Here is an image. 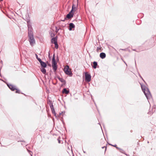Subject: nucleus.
<instances>
[{
	"instance_id": "nucleus-1",
	"label": "nucleus",
	"mask_w": 156,
	"mask_h": 156,
	"mask_svg": "<svg viewBox=\"0 0 156 156\" xmlns=\"http://www.w3.org/2000/svg\"><path fill=\"white\" fill-rule=\"evenodd\" d=\"M27 25L28 28L29 41L30 45L33 46L35 44V41L34 37L33 30L31 25L30 21L28 19L27 22Z\"/></svg>"
},
{
	"instance_id": "nucleus-2",
	"label": "nucleus",
	"mask_w": 156,
	"mask_h": 156,
	"mask_svg": "<svg viewBox=\"0 0 156 156\" xmlns=\"http://www.w3.org/2000/svg\"><path fill=\"white\" fill-rule=\"evenodd\" d=\"M142 89L147 99H150L151 97V95L149 89L144 86L141 85Z\"/></svg>"
},
{
	"instance_id": "nucleus-3",
	"label": "nucleus",
	"mask_w": 156,
	"mask_h": 156,
	"mask_svg": "<svg viewBox=\"0 0 156 156\" xmlns=\"http://www.w3.org/2000/svg\"><path fill=\"white\" fill-rule=\"evenodd\" d=\"M52 67L54 72H55L57 69V65L56 61L55 60V57L54 55L52 59Z\"/></svg>"
},
{
	"instance_id": "nucleus-4",
	"label": "nucleus",
	"mask_w": 156,
	"mask_h": 156,
	"mask_svg": "<svg viewBox=\"0 0 156 156\" xmlns=\"http://www.w3.org/2000/svg\"><path fill=\"white\" fill-rule=\"evenodd\" d=\"M85 80L87 82H89L90 81L91 76L90 74L85 73Z\"/></svg>"
},
{
	"instance_id": "nucleus-5",
	"label": "nucleus",
	"mask_w": 156,
	"mask_h": 156,
	"mask_svg": "<svg viewBox=\"0 0 156 156\" xmlns=\"http://www.w3.org/2000/svg\"><path fill=\"white\" fill-rule=\"evenodd\" d=\"M57 36L52 38L51 39V42L52 43L55 44L57 42Z\"/></svg>"
},
{
	"instance_id": "nucleus-6",
	"label": "nucleus",
	"mask_w": 156,
	"mask_h": 156,
	"mask_svg": "<svg viewBox=\"0 0 156 156\" xmlns=\"http://www.w3.org/2000/svg\"><path fill=\"white\" fill-rule=\"evenodd\" d=\"M58 79L63 84H66V82L65 80H64L62 78H61L59 76L57 77Z\"/></svg>"
},
{
	"instance_id": "nucleus-7",
	"label": "nucleus",
	"mask_w": 156,
	"mask_h": 156,
	"mask_svg": "<svg viewBox=\"0 0 156 156\" xmlns=\"http://www.w3.org/2000/svg\"><path fill=\"white\" fill-rule=\"evenodd\" d=\"M75 27V25L73 23H70L69 24V30H72V28H74Z\"/></svg>"
},
{
	"instance_id": "nucleus-8",
	"label": "nucleus",
	"mask_w": 156,
	"mask_h": 156,
	"mask_svg": "<svg viewBox=\"0 0 156 156\" xmlns=\"http://www.w3.org/2000/svg\"><path fill=\"white\" fill-rule=\"evenodd\" d=\"M9 87L12 91H14L16 89L14 86L12 85L9 84L7 85Z\"/></svg>"
},
{
	"instance_id": "nucleus-9",
	"label": "nucleus",
	"mask_w": 156,
	"mask_h": 156,
	"mask_svg": "<svg viewBox=\"0 0 156 156\" xmlns=\"http://www.w3.org/2000/svg\"><path fill=\"white\" fill-rule=\"evenodd\" d=\"M73 13H72V14H70V13H69L67 15L66 18L69 19H70L73 17Z\"/></svg>"
},
{
	"instance_id": "nucleus-10",
	"label": "nucleus",
	"mask_w": 156,
	"mask_h": 156,
	"mask_svg": "<svg viewBox=\"0 0 156 156\" xmlns=\"http://www.w3.org/2000/svg\"><path fill=\"white\" fill-rule=\"evenodd\" d=\"M100 57L101 58L104 59L106 57V54L105 53L101 52L100 54Z\"/></svg>"
},
{
	"instance_id": "nucleus-11",
	"label": "nucleus",
	"mask_w": 156,
	"mask_h": 156,
	"mask_svg": "<svg viewBox=\"0 0 156 156\" xmlns=\"http://www.w3.org/2000/svg\"><path fill=\"white\" fill-rule=\"evenodd\" d=\"M41 67L45 68L47 66L46 64L44 62L42 61L40 63Z\"/></svg>"
},
{
	"instance_id": "nucleus-12",
	"label": "nucleus",
	"mask_w": 156,
	"mask_h": 156,
	"mask_svg": "<svg viewBox=\"0 0 156 156\" xmlns=\"http://www.w3.org/2000/svg\"><path fill=\"white\" fill-rule=\"evenodd\" d=\"M65 73L66 74L68 75H72V72L69 69L68 70H67L66 71V72H65ZM71 76H72V75H71Z\"/></svg>"
},
{
	"instance_id": "nucleus-13",
	"label": "nucleus",
	"mask_w": 156,
	"mask_h": 156,
	"mask_svg": "<svg viewBox=\"0 0 156 156\" xmlns=\"http://www.w3.org/2000/svg\"><path fill=\"white\" fill-rule=\"evenodd\" d=\"M45 68L41 67L40 68L41 71L44 74H45L46 73V70L45 69Z\"/></svg>"
},
{
	"instance_id": "nucleus-14",
	"label": "nucleus",
	"mask_w": 156,
	"mask_h": 156,
	"mask_svg": "<svg viewBox=\"0 0 156 156\" xmlns=\"http://www.w3.org/2000/svg\"><path fill=\"white\" fill-rule=\"evenodd\" d=\"M69 92V91L67 90L66 89L64 88L62 90V93L67 94Z\"/></svg>"
},
{
	"instance_id": "nucleus-15",
	"label": "nucleus",
	"mask_w": 156,
	"mask_h": 156,
	"mask_svg": "<svg viewBox=\"0 0 156 156\" xmlns=\"http://www.w3.org/2000/svg\"><path fill=\"white\" fill-rule=\"evenodd\" d=\"M93 67L94 69H96L97 67V66L98 65V63L97 62L94 61L93 63Z\"/></svg>"
},
{
	"instance_id": "nucleus-16",
	"label": "nucleus",
	"mask_w": 156,
	"mask_h": 156,
	"mask_svg": "<svg viewBox=\"0 0 156 156\" xmlns=\"http://www.w3.org/2000/svg\"><path fill=\"white\" fill-rule=\"evenodd\" d=\"M69 69V66L68 65L66 66L64 68V71L66 72Z\"/></svg>"
},
{
	"instance_id": "nucleus-17",
	"label": "nucleus",
	"mask_w": 156,
	"mask_h": 156,
	"mask_svg": "<svg viewBox=\"0 0 156 156\" xmlns=\"http://www.w3.org/2000/svg\"><path fill=\"white\" fill-rule=\"evenodd\" d=\"M49 33L50 35V36L51 37H52L55 36V34L53 33H52L51 31L49 32Z\"/></svg>"
},
{
	"instance_id": "nucleus-18",
	"label": "nucleus",
	"mask_w": 156,
	"mask_h": 156,
	"mask_svg": "<svg viewBox=\"0 0 156 156\" xmlns=\"http://www.w3.org/2000/svg\"><path fill=\"white\" fill-rule=\"evenodd\" d=\"M49 105H50V107L51 108V109H54V107H53V105L52 103H51V102L49 104Z\"/></svg>"
},
{
	"instance_id": "nucleus-19",
	"label": "nucleus",
	"mask_w": 156,
	"mask_h": 156,
	"mask_svg": "<svg viewBox=\"0 0 156 156\" xmlns=\"http://www.w3.org/2000/svg\"><path fill=\"white\" fill-rule=\"evenodd\" d=\"M76 9V7L75 6V5L73 4L72 6V9H73V10H75V9Z\"/></svg>"
},
{
	"instance_id": "nucleus-20",
	"label": "nucleus",
	"mask_w": 156,
	"mask_h": 156,
	"mask_svg": "<svg viewBox=\"0 0 156 156\" xmlns=\"http://www.w3.org/2000/svg\"><path fill=\"white\" fill-rule=\"evenodd\" d=\"M54 44H55V48L56 49H58V44L57 42L56 43Z\"/></svg>"
},
{
	"instance_id": "nucleus-21",
	"label": "nucleus",
	"mask_w": 156,
	"mask_h": 156,
	"mask_svg": "<svg viewBox=\"0 0 156 156\" xmlns=\"http://www.w3.org/2000/svg\"><path fill=\"white\" fill-rule=\"evenodd\" d=\"M51 110L52 113L54 114L55 115V112L54 109H51Z\"/></svg>"
},
{
	"instance_id": "nucleus-22",
	"label": "nucleus",
	"mask_w": 156,
	"mask_h": 156,
	"mask_svg": "<svg viewBox=\"0 0 156 156\" xmlns=\"http://www.w3.org/2000/svg\"><path fill=\"white\" fill-rule=\"evenodd\" d=\"M60 137H59L57 139V140L58 141V143L59 144L61 143V141L60 140Z\"/></svg>"
},
{
	"instance_id": "nucleus-23",
	"label": "nucleus",
	"mask_w": 156,
	"mask_h": 156,
	"mask_svg": "<svg viewBox=\"0 0 156 156\" xmlns=\"http://www.w3.org/2000/svg\"><path fill=\"white\" fill-rule=\"evenodd\" d=\"M37 60L39 61V62H40V63H41L42 61L39 58H37Z\"/></svg>"
},
{
	"instance_id": "nucleus-24",
	"label": "nucleus",
	"mask_w": 156,
	"mask_h": 156,
	"mask_svg": "<svg viewBox=\"0 0 156 156\" xmlns=\"http://www.w3.org/2000/svg\"><path fill=\"white\" fill-rule=\"evenodd\" d=\"M16 93H20V92H19L20 90H19L16 89Z\"/></svg>"
},
{
	"instance_id": "nucleus-25",
	"label": "nucleus",
	"mask_w": 156,
	"mask_h": 156,
	"mask_svg": "<svg viewBox=\"0 0 156 156\" xmlns=\"http://www.w3.org/2000/svg\"><path fill=\"white\" fill-rule=\"evenodd\" d=\"M73 9H71V11L69 12V13H70V14H72V13H73Z\"/></svg>"
},
{
	"instance_id": "nucleus-26",
	"label": "nucleus",
	"mask_w": 156,
	"mask_h": 156,
	"mask_svg": "<svg viewBox=\"0 0 156 156\" xmlns=\"http://www.w3.org/2000/svg\"><path fill=\"white\" fill-rule=\"evenodd\" d=\"M119 151L120 152L124 154V151L123 150H119Z\"/></svg>"
},
{
	"instance_id": "nucleus-27",
	"label": "nucleus",
	"mask_w": 156,
	"mask_h": 156,
	"mask_svg": "<svg viewBox=\"0 0 156 156\" xmlns=\"http://www.w3.org/2000/svg\"><path fill=\"white\" fill-rule=\"evenodd\" d=\"M116 148L118 149V150H122V149H121V148L117 147V146L116 147Z\"/></svg>"
},
{
	"instance_id": "nucleus-28",
	"label": "nucleus",
	"mask_w": 156,
	"mask_h": 156,
	"mask_svg": "<svg viewBox=\"0 0 156 156\" xmlns=\"http://www.w3.org/2000/svg\"><path fill=\"white\" fill-rule=\"evenodd\" d=\"M109 145H111V146H113V147H116V144H115V145H112L111 144H109Z\"/></svg>"
},
{
	"instance_id": "nucleus-29",
	"label": "nucleus",
	"mask_w": 156,
	"mask_h": 156,
	"mask_svg": "<svg viewBox=\"0 0 156 156\" xmlns=\"http://www.w3.org/2000/svg\"><path fill=\"white\" fill-rule=\"evenodd\" d=\"M105 148V151H106V147H102V149H104V148Z\"/></svg>"
},
{
	"instance_id": "nucleus-30",
	"label": "nucleus",
	"mask_w": 156,
	"mask_h": 156,
	"mask_svg": "<svg viewBox=\"0 0 156 156\" xmlns=\"http://www.w3.org/2000/svg\"><path fill=\"white\" fill-rule=\"evenodd\" d=\"M66 19V18H65L64 20H62L61 21H65V20Z\"/></svg>"
},
{
	"instance_id": "nucleus-31",
	"label": "nucleus",
	"mask_w": 156,
	"mask_h": 156,
	"mask_svg": "<svg viewBox=\"0 0 156 156\" xmlns=\"http://www.w3.org/2000/svg\"><path fill=\"white\" fill-rule=\"evenodd\" d=\"M55 29H56V32H57L58 31V30H57V27H55Z\"/></svg>"
},
{
	"instance_id": "nucleus-32",
	"label": "nucleus",
	"mask_w": 156,
	"mask_h": 156,
	"mask_svg": "<svg viewBox=\"0 0 156 156\" xmlns=\"http://www.w3.org/2000/svg\"><path fill=\"white\" fill-rule=\"evenodd\" d=\"M139 76L142 79V80H143L144 82V80L143 79L142 77L141 76V75L140 74H139Z\"/></svg>"
},
{
	"instance_id": "nucleus-33",
	"label": "nucleus",
	"mask_w": 156,
	"mask_h": 156,
	"mask_svg": "<svg viewBox=\"0 0 156 156\" xmlns=\"http://www.w3.org/2000/svg\"><path fill=\"white\" fill-rule=\"evenodd\" d=\"M35 55H36V58H37H37H38V55L37 54H35Z\"/></svg>"
},
{
	"instance_id": "nucleus-34",
	"label": "nucleus",
	"mask_w": 156,
	"mask_h": 156,
	"mask_svg": "<svg viewBox=\"0 0 156 156\" xmlns=\"http://www.w3.org/2000/svg\"><path fill=\"white\" fill-rule=\"evenodd\" d=\"M31 153H32V152H30V155H31V156H32V154H31Z\"/></svg>"
},
{
	"instance_id": "nucleus-35",
	"label": "nucleus",
	"mask_w": 156,
	"mask_h": 156,
	"mask_svg": "<svg viewBox=\"0 0 156 156\" xmlns=\"http://www.w3.org/2000/svg\"><path fill=\"white\" fill-rule=\"evenodd\" d=\"M122 50H124H124H125V49H122Z\"/></svg>"
},
{
	"instance_id": "nucleus-36",
	"label": "nucleus",
	"mask_w": 156,
	"mask_h": 156,
	"mask_svg": "<svg viewBox=\"0 0 156 156\" xmlns=\"http://www.w3.org/2000/svg\"><path fill=\"white\" fill-rule=\"evenodd\" d=\"M62 114V113H60V115H61V114Z\"/></svg>"
},
{
	"instance_id": "nucleus-37",
	"label": "nucleus",
	"mask_w": 156,
	"mask_h": 156,
	"mask_svg": "<svg viewBox=\"0 0 156 156\" xmlns=\"http://www.w3.org/2000/svg\"><path fill=\"white\" fill-rule=\"evenodd\" d=\"M83 152H84V153H86V152H85V151H83Z\"/></svg>"
},
{
	"instance_id": "nucleus-38",
	"label": "nucleus",
	"mask_w": 156,
	"mask_h": 156,
	"mask_svg": "<svg viewBox=\"0 0 156 156\" xmlns=\"http://www.w3.org/2000/svg\"><path fill=\"white\" fill-rule=\"evenodd\" d=\"M3 0H0V1H2Z\"/></svg>"
},
{
	"instance_id": "nucleus-39",
	"label": "nucleus",
	"mask_w": 156,
	"mask_h": 156,
	"mask_svg": "<svg viewBox=\"0 0 156 156\" xmlns=\"http://www.w3.org/2000/svg\"><path fill=\"white\" fill-rule=\"evenodd\" d=\"M99 49V48H98L97 49Z\"/></svg>"
},
{
	"instance_id": "nucleus-40",
	"label": "nucleus",
	"mask_w": 156,
	"mask_h": 156,
	"mask_svg": "<svg viewBox=\"0 0 156 156\" xmlns=\"http://www.w3.org/2000/svg\"><path fill=\"white\" fill-rule=\"evenodd\" d=\"M125 62V63L126 64V62Z\"/></svg>"
}]
</instances>
